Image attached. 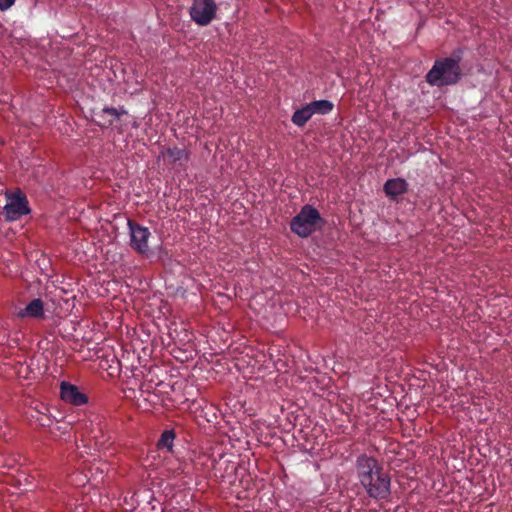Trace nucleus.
Instances as JSON below:
<instances>
[{
	"label": "nucleus",
	"mask_w": 512,
	"mask_h": 512,
	"mask_svg": "<svg viewBox=\"0 0 512 512\" xmlns=\"http://www.w3.org/2000/svg\"><path fill=\"white\" fill-rule=\"evenodd\" d=\"M463 49H455L449 57L438 58L434 61L432 68L425 76L426 82L430 86L442 88L453 86L459 83L463 77L461 61L463 58Z\"/></svg>",
	"instance_id": "nucleus-1"
},
{
	"label": "nucleus",
	"mask_w": 512,
	"mask_h": 512,
	"mask_svg": "<svg viewBox=\"0 0 512 512\" xmlns=\"http://www.w3.org/2000/svg\"><path fill=\"white\" fill-rule=\"evenodd\" d=\"M322 222L319 211L311 205H304L290 222V229L301 238L309 237Z\"/></svg>",
	"instance_id": "nucleus-2"
},
{
	"label": "nucleus",
	"mask_w": 512,
	"mask_h": 512,
	"mask_svg": "<svg viewBox=\"0 0 512 512\" xmlns=\"http://www.w3.org/2000/svg\"><path fill=\"white\" fill-rule=\"evenodd\" d=\"M6 197L7 204L1 212L6 221H16L30 213L27 196L21 190L6 194Z\"/></svg>",
	"instance_id": "nucleus-3"
},
{
	"label": "nucleus",
	"mask_w": 512,
	"mask_h": 512,
	"mask_svg": "<svg viewBox=\"0 0 512 512\" xmlns=\"http://www.w3.org/2000/svg\"><path fill=\"white\" fill-rule=\"evenodd\" d=\"M370 498L386 500L391 493V480L384 471L373 475L361 483Z\"/></svg>",
	"instance_id": "nucleus-4"
},
{
	"label": "nucleus",
	"mask_w": 512,
	"mask_h": 512,
	"mask_svg": "<svg viewBox=\"0 0 512 512\" xmlns=\"http://www.w3.org/2000/svg\"><path fill=\"white\" fill-rule=\"evenodd\" d=\"M215 0H193L189 10L191 19L199 26L209 25L216 17Z\"/></svg>",
	"instance_id": "nucleus-5"
},
{
	"label": "nucleus",
	"mask_w": 512,
	"mask_h": 512,
	"mask_svg": "<svg viewBox=\"0 0 512 512\" xmlns=\"http://www.w3.org/2000/svg\"><path fill=\"white\" fill-rule=\"evenodd\" d=\"M127 225L132 249L140 254L147 253L149 251L148 239L151 236L149 229L131 219H128Z\"/></svg>",
	"instance_id": "nucleus-6"
},
{
	"label": "nucleus",
	"mask_w": 512,
	"mask_h": 512,
	"mask_svg": "<svg viewBox=\"0 0 512 512\" xmlns=\"http://www.w3.org/2000/svg\"><path fill=\"white\" fill-rule=\"evenodd\" d=\"M355 469L360 484L373 475L383 471L378 460L373 456H368L367 454H360L357 456Z\"/></svg>",
	"instance_id": "nucleus-7"
},
{
	"label": "nucleus",
	"mask_w": 512,
	"mask_h": 512,
	"mask_svg": "<svg viewBox=\"0 0 512 512\" xmlns=\"http://www.w3.org/2000/svg\"><path fill=\"white\" fill-rule=\"evenodd\" d=\"M60 397L64 402L74 406H81L88 402L86 394L82 393L77 386L66 381L60 384Z\"/></svg>",
	"instance_id": "nucleus-8"
},
{
	"label": "nucleus",
	"mask_w": 512,
	"mask_h": 512,
	"mask_svg": "<svg viewBox=\"0 0 512 512\" xmlns=\"http://www.w3.org/2000/svg\"><path fill=\"white\" fill-rule=\"evenodd\" d=\"M383 191L387 197L396 200L408 191V183L403 178L388 179L383 186Z\"/></svg>",
	"instance_id": "nucleus-9"
},
{
	"label": "nucleus",
	"mask_w": 512,
	"mask_h": 512,
	"mask_svg": "<svg viewBox=\"0 0 512 512\" xmlns=\"http://www.w3.org/2000/svg\"><path fill=\"white\" fill-rule=\"evenodd\" d=\"M161 156L167 160L169 164L184 165L189 159V153L186 149L179 147H169L161 151Z\"/></svg>",
	"instance_id": "nucleus-10"
},
{
	"label": "nucleus",
	"mask_w": 512,
	"mask_h": 512,
	"mask_svg": "<svg viewBox=\"0 0 512 512\" xmlns=\"http://www.w3.org/2000/svg\"><path fill=\"white\" fill-rule=\"evenodd\" d=\"M125 114H127V111L124 108L117 109L114 107H105L97 113V116L101 119L99 125L102 127H109Z\"/></svg>",
	"instance_id": "nucleus-11"
},
{
	"label": "nucleus",
	"mask_w": 512,
	"mask_h": 512,
	"mask_svg": "<svg viewBox=\"0 0 512 512\" xmlns=\"http://www.w3.org/2000/svg\"><path fill=\"white\" fill-rule=\"evenodd\" d=\"M21 317L42 318L44 316V304L40 298L30 301L26 307L20 311Z\"/></svg>",
	"instance_id": "nucleus-12"
},
{
	"label": "nucleus",
	"mask_w": 512,
	"mask_h": 512,
	"mask_svg": "<svg viewBox=\"0 0 512 512\" xmlns=\"http://www.w3.org/2000/svg\"><path fill=\"white\" fill-rule=\"evenodd\" d=\"M311 110L312 115H326L332 112L334 108L333 102L330 100H316L307 104Z\"/></svg>",
	"instance_id": "nucleus-13"
},
{
	"label": "nucleus",
	"mask_w": 512,
	"mask_h": 512,
	"mask_svg": "<svg viewBox=\"0 0 512 512\" xmlns=\"http://www.w3.org/2000/svg\"><path fill=\"white\" fill-rule=\"evenodd\" d=\"M312 116L313 115L311 113V110L309 106L306 104L305 106H303L300 109H297L293 113L291 121L293 122L294 125L298 127H303L312 118Z\"/></svg>",
	"instance_id": "nucleus-14"
},
{
	"label": "nucleus",
	"mask_w": 512,
	"mask_h": 512,
	"mask_svg": "<svg viewBox=\"0 0 512 512\" xmlns=\"http://www.w3.org/2000/svg\"><path fill=\"white\" fill-rule=\"evenodd\" d=\"M176 438L175 431L173 429L171 430H165L162 432L158 442L157 447L159 449H167L168 452L173 451V443Z\"/></svg>",
	"instance_id": "nucleus-15"
},
{
	"label": "nucleus",
	"mask_w": 512,
	"mask_h": 512,
	"mask_svg": "<svg viewBox=\"0 0 512 512\" xmlns=\"http://www.w3.org/2000/svg\"><path fill=\"white\" fill-rule=\"evenodd\" d=\"M14 3H15V0H0V10H2V11L7 10Z\"/></svg>",
	"instance_id": "nucleus-16"
}]
</instances>
